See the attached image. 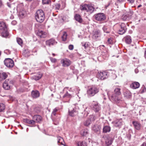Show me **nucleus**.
Returning a JSON list of instances; mask_svg holds the SVG:
<instances>
[{
    "instance_id": "1",
    "label": "nucleus",
    "mask_w": 146,
    "mask_h": 146,
    "mask_svg": "<svg viewBox=\"0 0 146 146\" xmlns=\"http://www.w3.org/2000/svg\"><path fill=\"white\" fill-rule=\"evenodd\" d=\"M120 90L121 89L119 88H116L114 90V92L110 97V100L111 101L116 103L120 102L121 94Z\"/></svg>"
},
{
    "instance_id": "2",
    "label": "nucleus",
    "mask_w": 146,
    "mask_h": 146,
    "mask_svg": "<svg viewBox=\"0 0 146 146\" xmlns=\"http://www.w3.org/2000/svg\"><path fill=\"white\" fill-rule=\"evenodd\" d=\"M35 17L36 21L39 23H42L44 19V13L42 10L37 11L35 14Z\"/></svg>"
},
{
    "instance_id": "3",
    "label": "nucleus",
    "mask_w": 146,
    "mask_h": 146,
    "mask_svg": "<svg viewBox=\"0 0 146 146\" xmlns=\"http://www.w3.org/2000/svg\"><path fill=\"white\" fill-rule=\"evenodd\" d=\"M80 9L82 11H85L90 13H92L95 9L91 5L86 4L81 5Z\"/></svg>"
},
{
    "instance_id": "4",
    "label": "nucleus",
    "mask_w": 146,
    "mask_h": 146,
    "mask_svg": "<svg viewBox=\"0 0 146 146\" xmlns=\"http://www.w3.org/2000/svg\"><path fill=\"white\" fill-rule=\"evenodd\" d=\"M99 88L96 86L91 87L87 91L88 95L91 97L94 96L99 92Z\"/></svg>"
},
{
    "instance_id": "5",
    "label": "nucleus",
    "mask_w": 146,
    "mask_h": 146,
    "mask_svg": "<svg viewBox=\"0 0 146 146\" xmlns=\"http://www.w3.org/2000/svg\"><path fill=\"white\" fill-rule=\"evenodd\" d=\"M112 73L111 71H103L99 72L97 74V76L99 78L103 80L107 78Z\"/></svg>"
},
{
    "instance_id": "6",
    "label": "nucleus",
    "mask_w": 146,
    "mask_h": 146,
    "mask_svg": "<svg viewBox=\"0 0 146 146\" xmlns=\"http://www.w3.org/2000/svg\"><path fill=\"white\" fill-rule=\"evenodd\" d=\"M78 109L74 105L70 106L69 109L68 113L70 116L74 117L78 113Z\"/></svg>"
},
{
    "instance_id": "7",
    "label": "nucleus",
    "mask_w": 146,
    "mask_h": 146,
    "mask_svg": "<svg viewBox=\"0 0 146 146\" xmlns=\"http://www.w3.org/2000/svg\"><path fill=\"white\" fill-rule=\"evenodd\" d=\"M96 20L99 21H102L106 19L105 15L103 13H99L96 14L94 15Z\"/></svg>"
},
{
    "instance_id": "8",
    "label": "nucleus",
    "mask_w": 146,
    "mask_h": 146,
    "mask_svg": "<svg viewBox=\"0 0 146 146\" xmlns=\"http://www.w3.org/2000/svg\"><path fill=\"white\" fill-rule=\"evenodd\" d=\"M4 62L5 65L9 68H12L14 64L13 61L12 59L9 58L5 59Z\"/></svg>"
},
{
    "instance_id": "9",
    "label": "nucleus",
    "mask_w": 146,
    "mask_h": 146,
    "mask_svg": "<svg viewBox=\"0 0 146 146\" xmlns=\"http://www.w3.org/2000/svg\"><path fill=\"white\" fill-rule=\"evenodd\" d=\"M119 28L118 31V33L120 35L124 34L126 31V26L124 23H122L121 24L119 25Z\"/></svg>"
},
{
    "instance_id": "10",
    "label": "nucleus",
    "mask_w": 146,
    "mask_h": 146,
    "mask_svg": "<svg viewBox=\"0 0 146 146\" xmlns=\"http://www.w3.org/2000/svg\"><path fill=\"white\" fill-rule=\"evenodd\" d=\"M92 108L96 112H99L101 109V107L97 102H94L92 104Z\"/></svg>"
},
{
    "instance_id": "11",
    "label": "nucleus",
    "mask_w": 146,
    "mask_h": 146,
    "mask_svg": "<svg viewBox=\"0 0 146 146\" xmlns=\"http://www.w3.org/2000/svg\"><path fill=\"white\" fill-rule=\"evenodd\" d=\"M61 63L63 67H68L71 64V62L67 59H62L61 60Z\"/></svg>"
},
{
    "instance_id": "12",
    "label": "nucleus",
    "mask_w": 146,
    "mask_h": 146,
    "mask_svg": "<svg viewBox=\"0 0 146 146\" xmlns=\"http://www.w3.org/2000/svg\"><path fill=\"white\" fill-rule=\"evenodd\" d=\"M36 35L40 38H45L47 36V33L42 30H38L36 33Z\"/></svg>"
},
{
    "instance_id": "13",
    "label": "nucleus",
    "mask_w": 146,
    "mask_h": 146,
    "mask_svg": "<svg viewBox=\"0 0 146 146\" xmlns=\"http://www.w3.org/2000/svg\"><path fill=\"white\" fill-rule=\"evenodd\" d=\"M45 43L46 45L50 46H51L56 44L57 42L54 39L51 38L46 40Z\"/></svg>"
},
{
    "instance_id": "14",
    "label": "nucleus",
    "mask_w": 146,
    "mask_h": 146,
    "mask_svg": "<svg viewBox=\"0 0 146 146\" xmlns=\"http://www.w3.org/2000/svg\"><path fill=\"white\" fill-rule=\"evenodd\" d=\"M123 121L121 119H117L113 122L112 123L116 127H120L122 124Z\"/></svg>"
},
{
    "instance_id": "15",
    "label": "nucleus",
    "mask_w": 146,
    "mask_h": 146,
    "mask_svg": "<svg viewBox=\"0 0 146 146\" xmlns=\"http://www.w3.org/2000/svg\"><path fill=\"white\" fill-rule=\"evenodd\" d=\"M113 139L110 137V136H108L105 139V143L106 145L108 146L111 145L113 141Z\"/></svg>"
},
{
    "instance_id": "16",
    "label": "nucleus",
    "mask_w": 146,
    "mask_h": 146,
    "mask_svg": "<svg viewBox=\"0 0 146 146\" xmlns=\"http://www.w3.org/2000/svg\"><path fill=\"white\" fill-rule=\"evenodd\" d=\"M132 11H129L127 13L122 17V19L123 20H129L131 19V16L133 15Z\"/></svg>"
},
{
    "instance_id": "17",
    "label": "nucleus",
    "mask_w": 146,
    "mask_h": 146,
    "mask_svg": "<svg viewBox=\"0 0 146 146\" xmlns=\"http://www.w3.org/2000/svg\"><path fill=\"white\" fill-rule=\"evenodd\" d=\"M31 96L33 98H36L40 96V93L38 90H33L31 92Z\"/></svg>"
},
{
    "instance_id": "18",
    "label": "nucleus",
    "mask_w": 146,
    "mask_h": 146,
    "mask_svg": "<svg viewBox=\"0 0 146 146\" xmlns=\"http://www.w3.org/2000/svg\"><path fill=\"white\" fill-rule=\"evenodd\" d=\"M42 117L40 115H35L33 117V119L35 121V123H40L42 120Z\"/></svg>"
},
{
    "instance_id": "19",
    "label": "nucleus",
    "mask_w": 146,
    "mask_h": 146,
    "mask_svg": "<svg viewBox=\"0 0 146 146\" xmlns=\"http://www.w3.org/2000/svg\"><path fill=\"white\" fill-rule=\"evenodd\" d=\"M100 31L98 29H96L93 32V38L96 39H97L100 36Z\"/></svg>"
},
{
    "instance_id": "20",
    "label": "nucleus",
    "mask_w": 146,
    "mask_h": 146,
    "mask_svg": "<svg viewBox=\"0 0 146 146\" xmlns=\"http://www.w3.org/2000/svg\"><path fill=\"white\" fill-rule=\"evenodd\" d=\"M132 124H133L135 128L137 130H139L141 128V124L137 121H133Z\"/></svg>"
},
{
    "instance_id": "21",
    "label": "nucleus",
    "mask_w": 146,
    "mask_h": 146,
    "mask_svg": "<svg viewBox=\"0 0 146 146\" xmlns=\"http://www.w3.org/2000/svg\"><path fill=\"white\" fill-rule=\"evenodd\" d=\"M8 75L5 72L0 71V81H2L6 79Z\"/></svg>"
},
{
    "instance_id": "22",
    "label": "nucleus",
    "mask_w": 146,
    "mask_h": 146,
    "mask_svg": "<svg viewBox=\"0 0 146 146\" xmlns=\"http://www.w3.org/2000/svg\"><path fill=\"white\" fill-rule=\"evenodd\" d=\"M23 121L24 122L30 125H34L35 123V121L33 119V120H31L29 119L26 118L24 119Z\"/></svg>"
},
{
    "instance_id": "23",
    "label": "nucleus",
    "mask_w": 146,
    "mask_h": 146,
    "mask_svg": "<svg viewBox=\"0 0 146 146\" xmlns=\"http://www.w3.org/2000/svg\"><path fill=\"white\" fill-rule=\"evenodd\" d=\"M140 86V84L137 82H133L130 86V87L133 89H136L138 88Z\"/></svg>"
},
{
    "instance_id": "24",
    "label": "nucleus",
    "mask_w": 146,
    "mask_h": 146,
    "mask_svg": "<svg viewBox=\"0 0 146 146\" xmlns=\"http://www.w3.org/2000/svg\"><path fill=\"white\" fill-rule=\"evenodd\" d=\"M26 14V11L24 10L21 9L19 11L18 15L20 18H23L25 17Z\"/></svg>"
},
{
    "instance_id": "25",
    "label": "nucleus",
    "mask_w": 146,
    "mask_h": 146,
    "mask_svg": "<svg viewBox=\"0 0 146 146\" xmlns=\"http://www.w3.org/2000/svg\"><path fill=\"white\" fill-rule=\"evenodd\" d=\"M74 18L76 21L80 23H81L83 22V20L81 16L78 14H76L75 15Z\"/></svg>"
},
{
    "instance_id": "26",
    "label": "nucleus",
    "mask_w": 146,
    "mask_h": 146,
    "mask_svg": "<svg viewBox=\"0 0 146 146\" xmlns=\"http://www.w3.org/2000/svg\"><path fill=\"white\" fill-rule=\"evenodd\" d=\"M111 130V127L108 125L104 126L103 129V132L104 133L109 132Z\"/></svg>"
},
{
    "instance_id": "27",
    "label": "nucleus",
    "mask_w": 146,
    "mask_h": 146,
    "mask_svg": "<svg viewBox=\"0 0 146 146\" xmlns=\"http://www.w3.org/2000/svg\"><path fill=\"white\" fill-rule=\"evenodd\" d=\"M101 128V127L100 125H94L93 127L92 130L95 132H100Z\"/></svg>"
},
{
    "instance_id": "28",
    "label": "nucleus",
    "mask_w": 146,
    "mask_h": 146,
    "mask_svg": "<svg viewBox=\"0 0 146 146\" xmlns=\"http://www.w3.org/2000/svg\"><path fill=\"white\" fill-rule=\"evenodd\" d=\"M7 29V28L5 23L3 22H0V30L2 31Z\"/></svg>"
},
{
    "instance_id": "29",
    "label": "nucleus",
    "mask_w": 146,
    "mask_h": 146,
    "mask_svg": "<svg viewBox=\"0 0 146 146\" xmlns=\"http://www.w3.org/2000/svg\"><path fill=\"white\" fill-rule=\"evenodd\" d=\"M125 40L126 43L128 44H130L131 43L132 40L131 37L129 35L125 36L124 38Z\"/></svg>"
},
{
    "instance_id": "30",
    "label": "nucleus",
    "mask_w": 146,
    "mask_h": 146,
    "mask_svg": "<svg viewBox=\"0 0 146 146\" xmlns=\"http://www.w3.org/2000/svg\"><path fill=\"white\" fill-rule=\"evenodd\" d=\"M3 87L6 90H8L10 89V86L9 85L7 81L6 80L5 81V82L3 83Z\"/></svg>"
},
{
    "instance_id": "31",
    "label": "nucleus",
    "mask_w": 146,
    "mask_h": 146,
    "mask_svg": "<svg viewBox=\"0 0 146 146\" xmlns=\"http://www.w3.org/2000/svg\"><path fill=\"white\" fill-rule=\"evenodd\" d=\"M88 133V131L87 129H83L81 131V134L83 136L87 135Z\"/></svg>"
},
{
    "instance_id": "32",
    "label": "nucleus",
    "mask_w": 146,
    "mask_h": 146,
    "mask_svg": "<svg viewBox=\"0 0 146 146\" xmlns=\"http://www.w3.org/2000/svg\"><path fill=\"white\" fill-rule=\"evenodd\" d=\"M7 30V29L2 31L1 35L3 37L6 38L9 35V34Z\"/></svg>"
},
{
    "instance_id": "33",
    "label": "nucleus",
    "mask_w": 146,
    "mask_h": 146,
    "mask_svg": "<svg viewBox=\"0 0 146 146\" xmlns=\"http://www.w3.org/2000/svg\"><path fill=\"white\" fill-rule=\"evenodd\" d=\"M124 96L127 98H130L131 96V94L130 92L128 90H126L124 94Z\"/></svg>"
},
{
    "instance_id": "34",
    "label": "nucleus",
    "mask_w": 146,
    "mask_h": 146,
    "mask_svg": "<svg viewBox=\"0 0 146 146\" xmlns=\"http://www.w3.org/2000/svg\"><path fill=\"white\" fill-rule=\"evenodd\" d=\"M78 146H87V143L84 141H79L77 143Z\"/></svg>"
},
{
    "instance_id": "35",
    "label": "nucleus",
    "mask_w": 146,
    "mask_h": 146,
    "mask_svg": "<svg viewBox=\"0 0 146 146\" xmlns=\"http://www.w3.org/2000/svg\"><path fill=\"white\" fill-rule=\"evenodd\" d=\"M102 29L104 32L107 33H109L110 32L108 26L106 25L104 26L103 27Z\"/></svg>"
},
{
    "instance_id": "36",
    "label": "nucleus",
    "mask_w": 146,
    "mask_h": 146,
    "mask_svg": "<svg viewBox=\"0 0 146 146\" xmlns=\"http://www.w3.org/2000/svg\"><path fill=\"white\" fill-rule=\"evenodd\" d=\"M67 34L66 32H63V35L62 36V40L63 41H65L67 38Z\"/></svg>"
},
{
    "instance_id": "37",
    "label": "nucleus",
    "mask_w": 146,
    "mask_h": 146,
    "mask_svg": "<svg viewBox=\"0 0 146 146\" xmlns=\"http://www.w3.org/2000/svg\"><path fill=\"white\" fill-rule=\"evenodd\" d=\"M42 74H39L37 76H34L33 77L34 79L36 80H39L42 77Z\"/></svg>"
},
{
    "instance_id": "38",
    "label": "nucleus",
    "mask_w": 146,
    "mask_h": 146,
    "mask_svg": "<svg viewBox=\"0 0 146 146\" xmlns=\"http://www.w3.org/2000/svg\"><path fill=\"white\" fill-rule=\"evenodd\" d=\"M97 117H96L94 115H90L89 119L90 121H94L97 118Z\"/></svg>"
},
{
    "instance_id": "39",
    "label": "nucleus",
    "mask_w": 146,
    "mask_h": 146,
    "mask_svg": "<svg viewBox=\"0 0 146 146\" xmlns=\"http://www.w3.org/2000/svg\"><path fill=\"white\" fill-rule=\"evenodd\" d=\"M5 108V106L4 104L2 103H0V112L3 111Z\"/></svg>"
},
{
    "instance_id": "40",
    "label": "nucleus",
    "mask_w": 146,
    "mask_h": 146,
    "mask_svg": "<svg viewBox=\"0 0 146 146\" xmlns=\"http://www.w3.org/2000/svg\"><path fill=\"white\" fill-rule=\"evenodd\" d=\"M17 41L18 44L20 45H21L23 44L22 40L20 38H17Z\"/></svg>"
},
{
    "instance_id": "41",
    "label": "nucleus",
    "mask_w": 146,
    "mask_h": 146,
    "mask_svg": "<svg viewBox=\"0 0 146 146\" xmlns=\"http://www.w3.org/2000/svg\"><path fill=\"white\" fill-rule=\"evenodd\" d=\"M72 97L71 94H69L68 92H67L63 96V98H71Z\"/></svg>"
},
{
    "instance_id": "42",
    "label": "nucleus",
    "mask_w": 146,
    "mask_h": 146,
    "mask_svg": "<svg viewBox=\"0 0 146 146\" xmlns=\"http://www.w3.org/2000/svg\"><path fill=\"white\" fill-rule=\"evenodd\" d=\"M58 110V109H57L56 108H55L53 110L52 113V115L55 116L56 115V112Z\"/></svg>"
},
{
    "instance_id": "43",
    "label": "nucleus",
    "mask_w": 146,
    "mask_h": 146,
    "mask_svg": "<svg viewBox=\"0 0 146 146\" xmlns=\"http://www.w3.org/2000/svg\"><path fill=\"white\" fill-rule=\"evenodd\" d=\"M90 124V120L88 119L86 120L84 122V125L86 126H88Z\"/></svg>"
},
{
    "instance_id": "44",
    "label": "nucleus",
    "mask_w": 146,
    "mask_h": 146,
    "mask_svg": "<svg viewBox=\"0 0 146 146\" xmlns=\"http://www.w3.org/2000/svg\"><path fill=\"white\" fill-rule=\"evenodd\" d=\"M111 71L112 74H110L109 76H110L112 79H114L116 78L117 76L115 74H113L112 71Z\"/></svg>"
},
{
    "instance_id": "45",
    "label": "nucleus",
    "mask_w": 146,
    "mask_h": 146,
    "mask_svg": "<svg viewBox=\"0 0 146 146\" xmlns=\"http://www.w3.org/2000/svg\"><path fill=\"white\" fill-rule=\"evenodd\" d=\"M140 90L141 91V93H143L146 91V88L144 85H143Z\"/></svg>"
},
{
    "instance_id": "46",
    "label": "nucleus",
    "mask_w": 146,
    "mask_h": 146,
    "mask_svg": "<svg viewBox=\"0 0 146 146\" xmlns=\"http://www.w3.org/2000/svg\"><path fill=\"white\" fill-rule=\"evenodd\" d=\"M50 1V0H42V3L43 4H48Z\"/></svg>"
},
{
    "instance_id": "47",
    "label": "nucleus",
    "mask_w": 146,
    "mask_h": 146,
    "mask_svg": "<svg viewBox=\"0 0 146 146\" xmlns=\"http://www.w3.org/2000/svg\"><path fill=\"white\" fill-rule=\"evenodd\" d=\"M55 8L56 10H59L60 8V5L59 4L57 3L55 5Z\"/></svg>"
},
{
    "instance_id": "48",
    "label": "nucleus",
    "mask_w": 146,
    "mask_h": 146,
    "mask_svg": "<svg viewBox=\"0 0 146 146\" xmlns=\"http://www.w3.org/2000/svg\"><path fill=\"white\" fill-rule=\"evenodd\" d=\"M50 59L52 62L54 63L56 62L57 60L56 59L53 58L52 57H50Z\"/></svg>"
},
{
    "instance_id": "49",
    "label": "nucleus",
    "mask_w": 146,
    "mask_h": 146,
    "mask_svg": "<svg viewBox=\"0 0 146 146\" xmlns=\"http://www.w3.org/2000/svg\"><path fill=\"white\" fill-rule=\"evenodd\" d=\"M125 1V0H117L116 2L117 4H121L124 2Z\"/></svg>"
},
{
    "instance_id": "50",
    "label": "nucleus",
    "mask_w": 146,
    "mask_h": 146,
    "mask_svg": "<svg viewBox=\"0 0 146 146\" xmlns=\"http://www.w3.org/2000/svg\"><path fill=\"white\" fill-rule=\"evenodd\" d=\"M82 46L84 47L85 49H86L88 47V45L86 43H82Z\"/></svg>"
},
{
    "instance_id": "51",
    "label": "nucleus",
    "mask_w": 146,
    "mask_h": 146,
    "mask_svg": "<svg viewBox=\"0 0 146 146\" xmlns=\"http://www.w3.org/2000/svg\"><path fill=\"white\" fill-rule=\"evenodd\" d=\"M68 48L70 50H73L74 49V46L73 45H70L68 46Z\"/></svg>"
},
{
    "instance_id": "52",
    "label": "nucleus",
    "mask_w": 146,
    "mask_h": 146,
    "mask_svg": "<svg viewBox=\"0 0 146 146\" xmlns=\"http://www.w3.org/2000/svg\"><path fill=\"white\" fill-rule=\"evenodd\" d=\"M127 2L129 3L132 4L134 2V0H127Z\"/></svg>"
},
{
    "instance_id": "53",
    "label": "nucleus",
    "mask_w": 146,
    "mask_h": 146,
    "mask_svg": "<svg viewBox=\"0 0 146 146\" xmlns=\"http://www.w3.org/2000/svg\"><path fill=\"white\" fill-rule=\"evenodd\" d=\"M107 41L109 43L111 44L112 43V41L111 38H109L108 39Z\"/></svg>"
},
{
    "instance_id": "54",
    "label": "nucleus",
    "mask_w": 146,
    "mask_h": 146,
    "mask_svg": "<svg viewBox=\"0 0 146 146\" xmlns=\"http://www.w3.org/2000/svg\"><path fill=\"white\" fill-rule=\"evenodd\" d=\"M16 23L17 22L15 21H13L11 22V24L13 25H15Z\"/></svg>"
},
{
    "instance_id": "55",
    "label": "nucleus",
    "mask_w": 146,
    "mask_h": 146,
    "mask_svg": "<svg viewBox=\"0 0 146 146\" xmlns=\"http://www.w3.org/2000/svg\"><path fill=\"white\" fill-rule=\"evenodd\" d=\"M141 146H146V143H143Z\"/></svg>"
},
{
    "instance_id": "56",
    "label": "nucleus",
    "mask_w": 146,
    "mask_h": 146,
    "mask_svg": "<svg viewBox=\"0 0 146 146\" xmlns=\"http://www.w3.org/2000/svg\"><path fill=\"white\" fill-rule=\"evenodd\" d=\"M145 57L146 58V48L145 49Z\"/></svg>"
},
{
    "instance_id": "57",
    "label": "nucleus",
    "mask_w": 146,
    "mask_h": 146,
    "mask_svg": "<svg viewBox=\"0 0 146 146\" xmlns=\"http://www.w3.org/2000/svg\"><path fill=\"white\" fill-rule=\"evenodd\" d=\"M142 6V5H139V6L137 7V8H139V7H140Z\"/></svg>"
},
{
    "instance_id": "58",
    "label": "nucleus",
    "mask_w": 146,
    "mask_h": 146,
    "mask_svg": "<svg viewBox=\"0 0 146 146\" xmlns=\"http://www.w3.org/2000/svg\"><path fill=\"white\" fill-rule=\"evenodd\" d=\"M135 72L136 73H137L138 71H137V69H136L135 70Z\"/></svg>"
},
{
    "instance_id": "59",
    "label": "nucleus",
    "mask_w": 146,
    "mask_h": 146,
    "mask_svg": "<svg viewBox=\"0 0 146 146\" xmlns=\"http://www.w3.org/2000/svg\"><path fill=\"white\" fill-rule=\"evenodd\" d=\"M7 51H8V52H9V54H10L11 52L9 50H6Z\"/></svg>"
},
{
    "instance_id": "60",
    "label": "nucleus",
    "mask_w": 146,
    "mask_h": 146,
    "mask_svg": "<svg viewBox=\"0 0 146 146\" xmlns=\"http://www.w3.org/2000/svg\"><path fill=\"white\" fill-rule=\"evenodd\" d=\"M52 56H55V54H54V53H52Z\"/></svg>"
},
{
    "instance_id": "61",
    "label": "nucleus",
    "mask_w": 146,
    "mask_h": 146,
    "mask_svg": "<svg viewBox=\"0 0 146 146\" xmlns=\"http://www.w3.org/2000/svg\"><path fill=\"white\" fill-rule=\"evenodd\" d=\"M1 0H0V6L1 5Z\"/></svg>"
},
{
    "instance_id": "62",
    "label": "nucleus",
    "mask_w": 146,
    "mask_h": 146,
    "mask_svg": "<svg viewBox=\"0 0 146 146\" xmlns=\"http://www.w3.org/2000/svg\"><path fill=\"white\" fill-rule=\"evenodd\" d=\"M100 114H99V115H98V117H100Z\"/></svg>"
},
{
    "instance_id": "63",
    "label": "nucleus",
    "mask_w": 146,
    "mask_h": 146,
    "mask_svg": "<svg viewBox=\"0 0 146 146\" xmlns=\"http://www.w3.org/2000/svg\"><path fill=\"white\" fill-rule=\"evenodd\" d=\"M51 96H53V94H51Z\"/></svg>"
},
{
    "instance_id": "64",
    "label": "nucleus",
    "mask_w": 146,
    "mask_h": 146,
    "mask_svg": "<svg viewBox=\"0 0 146 146\" xmlns=\"http://www.w3.org/2000/svg\"><path fill=\"white\" fill-rule=\"evenodd\" d=\"M1 55V52H0V56Z\"/></svg>"
}]
</instances>
